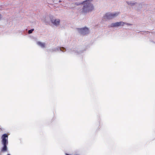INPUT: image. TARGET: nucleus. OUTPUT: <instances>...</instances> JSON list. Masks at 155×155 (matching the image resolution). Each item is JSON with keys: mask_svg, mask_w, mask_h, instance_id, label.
Instances as JSON below:
<instances>
[{"mask_svg": "<svg viewBox=\"0 0 155 155\" xmlns=\"http://www.w3.org/2000/svg\"><path fill=\"white\" fill-rule=\"evenodd\" d=\"M34 31V29H32L28 31V33L29 34H31L32 33V31Z\"/></svg>", "mask_w": 155, "mask_h": 155, "instance_id": "obj_8", "label": "nucleus"}, {"mask_svg": "<svg viewBox=\"0 0 155 155\" xmlns=\"http://www.w3.org/2000/svg\"><path fill=\"white\" fill-rule=\"evenodd\" d=\"M94 9L92 4L89 2H86L84 4L82 12L84 13L92 11Z\"/></svg>", "mask_w": 155, "mask_h": 155, "instance_id": "obj_2", "label": "nucleus"}, {"mask_svg": "<svg viewBox=\"0 0 155 155\" xmlns=\"http://www.w3.org/2000/svg\"><path fill=\"white\" fill-rule=\"evenodd\" d=\"M124 24L125 23L122 21L120 22H117L115 23H112L111 25L110 26L111 27H116L120 26H123Z\"/></svg>", "mask_w": 155, "mask_h": 155, "instance_id": "obj_4", "label": "nucleus"}, {"mask_svg": "<svg viewBox=\"0 0 155 155\" xmlns=\"http://www.w3.org/2000/svg\"><path fill=\"white\" fill-rule=\"evenodd\" d=\"M8 155H10L9 154H8Z\"/></svg>", "mask_w": 155, "mask_h": 155, "instance_id": "obj_10", "label": "nucleus"}, {"mask_svg": "<svg viewBox=\"0 0 155 155\" xmlns=\"http://www.w3.org/2000/svg\"><path fill=\"white\" fill-rule=\"evenodd\" d=\"M80 31L81 34L84 35L88 32V29L87 28H84L80 29Z\"/></svg>", "mask_w": 155, "mask_h": 155, "instance_id": "obj_5", "label": "nucleus"}, {"mask_svg": "<svg viewBox=\"0 0 155 155\" xmlns=\"http://www.w3.org/2000/svg\"><path fill=\"white\" fill-rule=\"evenodd\" d=\"M52 23L54 25H57L59 24L60 23V20L59 19H53L51 20Z\"/></svg>", "mask_w": 155, "mask_h": 155, "instance_id": "obj_6", "label": "nucleus"}, {"mask_svg": "<svg viewBox=\"0 0 155 155\" xmlns=\"http://www.w3.org/2000/svg\"><path fill=\"white\" fill-rule=\"evenodd\" d=\"M8 135L7 134H3L1 137L2 143L3 146L1 149L2 152H6L7 150V145L8 144Z\"/></svg>", "mask_w": 155, "mask_h": 155, "instance_id": "obj_1", "label": "nucleus"}, {"mask_svg": "<svg viewBox=\"0 0 155 155\" xmlns=\"http://www.w3.org/2000/svg\"><path fill=\"white\" fill-rule=\"evenodd\" d=\"M119 13H107L106 14L104 17L105 19H110L113 18L118 15Z\"/></svg>", "mask_w": 155, "mask_h": 155, "instance_id": "obj_3", "label": "nucleus"}, {"mask_svg": "<svg viewBox=\"0 0 155 155\" xmlns=\"http://www.w3.org/2000/svg\"><path fill=\"white\" fill-rule=\"evenodd\" d=\"M2 16L1 14H0V19L2 18Z\"/></svg>", "mask_w": 155, "mask_h": 155, "instance_id": "obj_9", "label": "nucleus"}, {"mask_svg": "<svg viewBox=\"0 0 155 155\" xmlns=\"http://www.w3.org/2000/svg\"><path fill=\"white\" fill-rule=\"evenodd\" d=\"M38 44L42 48H45V44L44 43H42L40 42H38Z\"/></svg>", "mask_w": 155, "mask_h": 155, "instance_id": "obj_7", "label": "nucleus"}]
</instances>
